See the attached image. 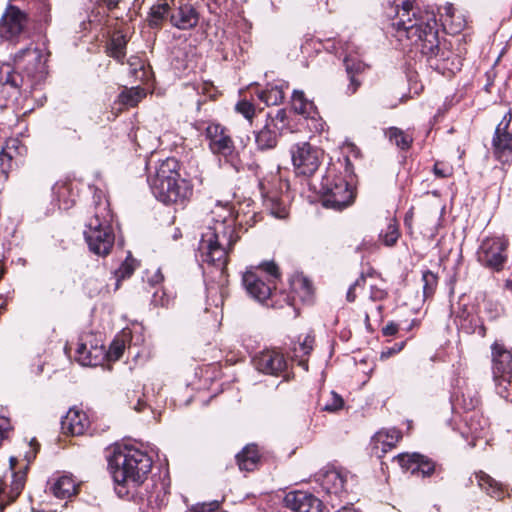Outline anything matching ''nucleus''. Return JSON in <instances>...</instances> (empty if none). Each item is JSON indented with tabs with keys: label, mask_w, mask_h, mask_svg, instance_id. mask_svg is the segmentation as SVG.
Instances as JSON below:
<instances>
[{
	"label": "nucleus",
	"mask_w": 512,
	"mask_h": 512,
	"mask_svg": "<svg viewBox=\"0 0 512 512\" xmlns=\"http://www.w3.org/2000/svg\"><path fill=\"white\" fill-rule=\"evenodd\" d=\"M508 246L509 241L504 236L487 237L477 250V260L483 267L500 272L508 260Z\"/></svg>",
	"instance_id": "nucleus-10"
},
{
	"label": "nucleus",
	"mask_w": 512,
	"mask_h": 512,
	"mask_svg": "<svg viewBox=\"0 0 512 512\" xmlns=\"http://www.w3.org/2000/svg\"><path fill=\"white\" fill-rule=\"evenodd\" d=\"M205 135L209 140L211 152L219 156L220 160L235 172H240L243 168L242 161L228 130L218 123H210L206 127Z\"/></svg>",
	"instance_id": "nucleus-7"
},
{
	"label": "nucleus",
	"mask_w": 512,
	"mask_h": 512,
	"mask_svg": "<svg viewBox=\"0 0 512 512\" xmlns=\"http://www.w3.org/2000/svg\"><path fill=\"white\" fill-rule=\"evenodd\" d=\"M236 459L240 470L249 472L257 467L260 456L255 445H247L236 455Z\"/></svg>",
	"instance_id": "nucleus-28"
},
{
	"label": "nucleus",
	"mask_w": 512,
	"mask_h": 512,
	"mask_svg": "<svg viewBox=\"0 0 512 512\" xmlns=\"http://www.w3.org/2000/svg\"><path fill=\"white\" fill-rule=\"evenodd\" d=\"M115 492L126 500H144L141 492L152 468V459L144 451L133 446H119L109 460Z\"/></svg>",
	"instance_id": "nucleus-2"
},
{
	"label": "nucleus",
	"mask_w": 512,
	"mask_h": 512,
	"mask_svg": "<svg viewBox=\"0 0 512 512\" xmlns=\"http://www.w3.org/2000/svg\"><path fill=\"white\" fill-rule=\"evenodd\" d=\"M235 110L244 116L245 119H247L248 121H252L254 115H255V107L254 105L247 101V100H241L239 101L236 106H235Z\"/></svg>",
	"instance_id": "nucleus-46"
},
{
	"label": "nucleus",
	"mask_w": 512,
	"mask_h": 512,
	"mask_svg": "<svg viewBox=\"0 0 512 512\" xmlns=\"http://www.w3.org/2000/svg\"><path fill=\"white\" fill-rule=\"evenodd\" d=\"M365 282V278L360 276L348 289L346 298L349 302H353L356 299L355 290Z\"/></svg>",
	"instance_id": "nucleus-51"
},
{
	"label": "nucleus",
	"mask_w": 512,
	"mask_h": 512,
	"mask_svg": "<svg viewBox=\"0 0 512 512\" xmlns=\"http://www.w3.org/2000/svg\"><path fill=\"white\" fill-rule=\"evenodd\" d=\"M23 84V77L20 73L16 72L10 64H3L0 66V85H9L17 89Z\"/></svg>",
	"instance_id": "nucleus-33"
},
{
	"label": "nucleus",
	"mask_w": 512,
	"mask_h": 512,
	"mask_svg": "<svg viewBox=\"0 0 512 512\" xmlns=\"http://www.w3.org/2000/svg\"><path fill=\"white\" fill-rule=\"evenodd\" d=\"M125 349V341L120 338H116L111 343L109 349L106 351V358L111 361H116L121 358Z\"/></svg>",
	"instance_id": "nucleus-44"
},
{
	"label": "nucleus",
	"mask_w": 512,
	"mask_h": 512,
	"mask_svg": "<svg viewBox=\"0 0 512 512\" xmlns=\"http://www.w3.org/2000/svg\"><path fill=\"white\" fill-rule=\"evenodd\" d=\"M278 276L277 266L274 263H267L264 268L247 270L243 274L242 283L252 298L263 303L271 296Z\"/></svg>",
	"instance_id": "nucleus-8"
},
{
	"label": "nucleus",
	"mask_w": 512,
	"mask_h": 512,
	"mask_svg": "<svg viewBox=\"0 0 512 512\" xmlns=\"http://www.w3.org/2000/svg\"><path fill=\"white\" fill-rule=\"evenodd\" d=\"M186 512H198L195 508V506H192L188 511Z\"/></svg>",
	"instance_id": "nucleus-64"
},
{
	"label": "nucleus",
	"mask_w": 512,
	"mask_h": 512,
	"mask_svg": "<svg viewBox=\"0 0 512 512\" xmlns=\"http://www.w3.org/2000/svg\"><path fill=\"white\" fill-rule=\"evenodd\" d=\"M291 156L295 172L299 175L311 176L322 162L323 151L308 142H300L292 146Z\"/></svg>",
	"instance_id": "nucleus-11"
},
{
	"label": "nucleus",
	"mask_w": 512,
	"mask_h": 512,
	"mask_svg": "<svg viewBox=\"0 0 512 512\" xmlns=\"http://www.w3.org/2000/svg\"><path fill=\"white\" fill-rule=\"evenodd\" d=\"M398 332V325L394 322L388 323L386 326L383 327L382 333L385 336H393Z\"/></svg>",
	"instance_id": "nucleus-56"
},
{
	"label": "nucleus",
	"mask_w": 512,
	"mask_h": 512,
	"mask_svg": "<svg viewBox=\"0 0 512 512\" xmlns=\"http://www.w3.org/2000/svg\"><path fill=\"white\" fill-rule=\"evenodd\" d=\"M88 426L89 420L87 415L77 409H70L61 420V430L67 435H82Z\"/></svg>",
	"instance_id": "nucleus-21"
},
{
	"label": "nucleus",
	"mask_w": 512,
	"mask_h": 512,
	"mask_svg": "<svg viewBox=\"0 0 512 512\" xmlns=\"http://www.w3.org/2000/svg\"><path fill=\"white\" fill-rule=\"evenodd\" d=\"M50 491L59 499L70 498L77 494V484L72 477L64 475L50 486Z\"/></svg>",
	"instance_id": "nucleus-26"
},
{
	"label": "nucleus",
	"mask_w": 512,
	"mask_h": 512,
	"mask_svg": "<svg viewBox=\"0 0 512 512\" xmlns=\"http://www.w3.org/2000/svg\"><path fill=\"white\" fill-rule=\"evenodd\" d=\"M474 417L475 415H473L471 418H470V423H469V433L474 437V438H480L482 437V427L479 428L478 425H476L474 423Z\"/></svg>",
	"instance_id": "nucleus-54"
},
{
	"label": "nucleus",
	"mask_w": 512,
	"mask_h": 512,
	"mask_svg": "<svg viewBox=\"0 0 512 512\" xmlns=\"http://www.w3.org/2000/svg\"><path fill=\"white\" fill-rule=\"evenodd\" d=\"M433 172L438 178H448L453 174V168L446 163L436 162L433 167Z\"/></svg>",
	"instance_id": "nucleus-48"
},
{
	"label": "nucleus",
	"mask_w": 512,
	"mask_h": 512,
	"mask_svg": "<svg viewBox=\"0 0 512 512\" xmlns=\"http://www.w3.org/2000/svg\"><path fill=\"white\" fill-rule=\"evenodd\" d=\"M386 135L389 138L390 142H392L402 150L408 149L413 141L410 135L406 134L404 131L396 127L389 128L388 131L386 132Z\"/></svg>",
	"instance_id": "nucleus-37"
},
{
	"label": "nucleus",
	"mask_w": 512,
	"mask_h": 512,
	"mask_svg": "<svg viewBox=\"0 0 512 512\" xmlns=\"http://www.w3.org/2000/svg\"><path fill=\"white\" fill-rule=\"evenodd\" d=\"M444 9V26H449L452 33L460 32L466 25L464 16L461 13L456 12L452 5H448Z\"/></svg>",
	"instance_id": "nucleus-31"
},
{
	"label": "nucleus",
	"mask_w": 512,
	"mask_h": 512,
	"mask_svg": "<svg viewBox=\"0 0 512 512\" xmlns=\"http://www.w3.org/2000/svg\"><path fill=\"white\" fill-rule=\"evenodd\" d=\"M491 364L496 393L502 398H509L512 384V350L504 343L495 341L491 345Z\"/></svg>",
	"instance_id": "nucleus-6"
},
{
	"label": "nucleus",
	"mask_w": 512,
	"mask_h": 512,
	"mask_svg": "<svg viewBox=\"0 0 512 512\" xmlns=\"http://www.w3.org/2000/svg\"><path fill=\"white\" fill-rule=\"evenodd\" d=\"M13 162L14 161L10 157L0 151V172L2 174H8V172L12 169Z\"/></svg>",
	"instance_id": "nucleus-50"
},
{
	"label": "nucleus",
	"mask_w": 512,
	"mask_h": 512,
	"mask_svg": "<svg viewBox=\"0 0 512 512\" xmlns=\"http://www.w3.org/2000/svg\"><path fill=\"white\" fill-rule=\"evenodd\" d=\"M392 28L397 40L405 41L404 46L419 52L431 67L440 69L438 62L448 60L450 51L439 39L438 23L433 11L421 10L414 7L413 1L404 0L397 10Z\"/></svg>",
	"instance_id": "nucleus-1"
},
{
	"label": "nucleus",
	"mask_w": 512,
	"mask_h": 512,
	"mask_svg": "<svg viewBox=\"0 0 512 512\" xmlns=\"http://www.w3.org/2000/svg\"><path fill=\"white\" fill-rule=\"evenodd\" d=\"M320 409L329 413H335L341 410L344 406L343 398L335 391H329L327 394L323 393L319 400Z\"/></svg>",
	"instance_id": "nucleus-32"
},
{
	"label": "nucleus",
	"mask_w": 512,
	"mask_h": 512,
	"mask_svg": "<svg viewBox=\"0 0 512 512\" xmlns=\"http://www.w3.org/2000/svg\"><path fill=\"white\" fill-rule=\"evenodd\" d=\"M179 162L174 157L161 161L155 175L149 178L153 195L164 204H183L193 194L189 181L180 177Z\"/></svg>",
	"instance_id": "nucleus-4"
},
{
	"label": "nucleus",
	"mask_w": 512,
	"mask_h": 512,
	"mask_svg": "<svg viewBox=\"0 0 512 512\" xmlns=\"http://www.w3.org/2000/svg\"><path fill=\"white\" fill-rule=\"evenodd\" d=\"M26 24V15L17 7L9 6L0 19V38L10 42L18 41Z\"/></svg>",
	"instance_id": "nucleus-14"
},
{
	"label": "nucleus",
	"mask_w": 512,
	"mask_h": 512,
	"mask_svg": "<svg viewBox=\"0 0 512 512\" xmlns=\"http://www.w3.org/2000/svg\"><path fill=\"white\" fill-rule=\"evenodd\" d=\"M1 151L15 161L27 152V148L18 138H10L5 142Z\"/></svg>",
	"instance_id": "nucleus-40"
},
{
	"label": "nucleus",
	"mask_w": 512,
	"mask_h": 512,
	"mask_svg": "<svg viewBox=\"0 0 512 512\" xmlns=\"http://www.w3.org/2000/svg\"><path fill=\"white\" fill-rule=\"evenodd\" d=\"M345 476L338 470H329L323 475L322 488L327 494L341 497L345 492Z\"/></svg>",
	"instance_id": "nucleus-24"
},
{
	"label": "nucleus",
	"mask_w": 512,
	"mask_h": 512,
	"mask_svg": "<svg viewBox=\"0 0 512 512\" xmlns=\"http://www.w3.org/2000/svg\"><path fill=\"white\" fill-rule=\"evenodd\" d=\"M127 40L122 34H114L108 46V54L116 59L122 61L126 55Z\"/></svg>",
	"instance_id": "nucleus-35"
},
{
	"label": "nucleus",
	"mask_w": 512,
	"mask_h": 512,
	"mask_svg": "<svg viewBox=\"0 0 512 512\" xmlns=\"http://www.w3.org/2000/svg\"><path fill=\"white\" fill-rule=\"evenodd\" d=\"M280 128L272 122H266L259 131L254 132L255 144L259 151L274 149L278 142V131Z\"/></svg>",
	"instance_id": "nucleus-23"
},
{
	"label": "nucleus",
	"mask_w": 512,
	"mask_h": 512,
	"mask_svg": "<svg viewBox=\"0 0 512 512\" xmlns=\"http://www.w3.org/2000/svg\"><path fill=\"white\" fill-rule=\"evenodd\" d=\"M285 120H286V112H285V110L284 109H279V110H277L275 116L269 118L267 120V122H272L273 121V124L278 126L277 122H280V123L284 124Z\"/></svg>",
	"instance_id": "nucleus-55"
},
{
	"label": "nucleus",
	"mask_w": 512,
	"mask_h": 512,
	"mask_svg": "<svg viewBox=\"0 0 512 512\" xmlns=\"http://www.w3.org/2000/svg\"><path fill=\"white\" fill-rule=\"evenodd\" d=\"M0 498H1V501L4 502V499L6 498V489L2 488L0 486Z\"/></svg>",
	"instance_id": "nucleus-61"
},
{
	"label": "nucleus",
	"mask_w": 512,
	"mask_h": 512,
	"mask_svg": "<svg viewBox=\"0 0 512 512\" xmlns=\"http://www.w3.org/2000/svg\"><path fill=\"white\" fill-rule=\"evenodd\" d=\"M345 52L344 65L350 80V83L347 86V94L352 95L361 85V82L356 78V76L365 70L366 65L357 58L356 54H358V52L354 51L350 44H347Z\"/></svg>",
	"instance_id": "nucleus-20"
},
{
	"label": "nucleus",
	"mask_w": 512,
	"mask_h": 512,
	"mask_svg": "<svg viewBox=\"0 0 512 512\" xmlns=\"http://www.w3.org/2000/svg\"><path fill=\"white\" fill-rule=\"evenodd\" d=\"M171 11L172 8L166 1L163 0L156 3L150 9L148 18L149 25L151 27H158L168 16L170 17Z\"/></svg>",
	"instance_id": "nucleus-30"
},
{
	"label": "nucleus",
	"mask_w": 512,
	"mask_h": 512,
	"mask_svg": "<svg viewBox=\"0 0 512 512\" xmlns=\"http://www.w3.org/2000/svg\"><path fill=\"white\" fill-rule=\"evenodd\" d=\"M106 358V350L100 340L92 334H86L79 340L76 360L82 366H98Z\"/></svg>",
	"instance_id": "nucleus-13"
},
{
	"label": "nucleus",
	"mask_w": 512,
	"mask_h": 512,
	"mask_svg": "<svg viewBox=\"0 0 512 512\" xmlns=\"http://www.w3.org/2000/svg\"><path fill=\"white\" fill-rule=\"evenodd\" d=\"M155 277L157 278V279L155 280V282H156V283H158V282L162 281V279H163V276L161 275V273H160V271H159V270L157 271V274L155 275Z\"/></svg>",
	"instance_id": "nucleus-63"
},
{
	"label": "nucleus",
	"mask_w": 512,
	"mask_h": 512,
	"mask_svg": "<svg viewBox=\"0 0 512 512\" xmlns=\"http://www.w3.org/2000/svg\"><path fill=\"white\" fill-rule=\"evenodd\" d=\"M477 485L492 498L501 499L504 496L503 487L488 474L480 471L474 474Z\"/></svg>",
	"instance_id": "nucleus-27"
},
{
	"label": "nucleus",
	"mask_w": 512,
	"mask_h": 512,
	"mask_svg": "<svg viewBox=\"0 0 512 512\" xmlns=\"http://www.w3.org/2000/svg\"><path fill=\"white\" fill-rule=\"evenodd\" d=\"M323 205L327 208L342 210L354 201V190L341 176L329 172L322 180Z\"/></svg>",
	"instance_id": "nucleus-9"
},
{
	"label": "nucleus",
	"mask_w": 512,
	"mask_h": 512,
	"mask_svg": "<svg viewBox=\"0 0 512 512\" xmlns=\"http://www.w3.org/2000/svg\"><path fill=\"white\" fill-rule=\"evenodd\" d=\"M199 16L194 7L182 0L173 1V8L170 14V22L179 29H190L197 25Z\"/></svg>",
	"instance_id": "nucleus-18"
},
{
	"label": "nucleus",
	"mask_w": 512,
	"mask_h": 512,
	"mask_svg": "<svg viewBox=\"0 0 512 512\" xmlns=\"http://www.w3.org/2000/svg\"><path fill=\"white\" fill-rule=\"evenodd\" d=\"M113 215L107 200L96 204L95 214L84 230L85 240L90 251L99 256L109 254L114 244V233L111 228Z\"/></svg>",
	"instance_id": "nucleus-5"
},
{
	"label": "nucleus",
	"mask_w": 512,
	"mask_h": 512,
	"mask_svg": "<svg viewBox=\"0 0 512 512\" xmlns=\"http://www.w3.org/2000/svg\"><path fill=\"white\" fill-rule=\"evenodd\" d=\"M277 177L271 180L260 179L259 189L263 198V205L270 211L271 215L279 219H285L289 214L288 197L280 196L276 189Z\"/></svg>",
	"instance_id": "nucleus-12"
},
{
	"label": "nucleus",
	"mask_w": 512,
	"mask_h": 512,
	"mask_svg": "<svg viewBox=\"0 0 512 512\" xmlns=\"http://www.w3.org/2000/svg\"><path fill=\"white\" fill-rule=\"evenodd\" d=\"M479 313L484 314L488 320L492 321L502 315L503 307L498 301L485 297L482 302V307L479 308Z\"/></svg>",
	"instance_id": "nucleus-38"
},
{
	"label": "nucleus",
	"mask_w": 512,
	"mask_h": 512,
	"mask_svg": "<svg viewBox=\"0 0 512 512\" xmlns=\"http://www.w3.org/2000/svg\"><path fill=\"white\" fill-rule=\"evenodd\" d=\"M25 482V473L19 472L13 474L11 484L9 488L6 489V498L8 503H11L17 499L25 486Z\"/></svg>",
	"instance_id": "nucleus-36"
},
{
	"label": "nucleus",
	"mask_w": 512,
	"mask_h": 512,
	"mask_svg": "<svg viewBox=\"0 0 512 512\" xmlns=\"http://www.w3.org/2000/svg\"><path fill=\"white\" fill-rule=\"evenodd\" d=\"M460 328L468 334H477L480 337H485L486 327L484 326L481 317L465 318L460 323Z\"/></svg>",
	"instance_id": "nucleus-39"
},
{
	"label": "nucleus",
	"mask_w": 512,
	"mask_h": 512,
	"mask_svg": "<svg viewBox=\"0 0 512 512\" xmlns=\"http://www.w3.org/2000/svg\"><path fill=\"white\" fill-rule=\"evenodd\" d=\"M422 455L419 453H402L396 457L401 468L413 475L420 474Z\"/></svg>",
	"instance_id": "nucleus-29"
},
{
	"label": "nucleus",
	"mask_w": 512,
	"mask_h": 512,
	"mask_svg": "<svg viewBox=\"0 0 512 512\" xmlns=\"http://www.w3.org/2000/svg\"><path fill=\"white\" fill-rule=\"evenodd\" d=\"M132 407H133V409H134L135 411H137V412H141V411H143V410H144V408L146 407V402H145L143 399L138 398V399H137V401H136V403H135V404H133V406H132Z\"/></svg>",
	"instance_id": "nucleus-57"
},
{
	"label": "nucleus",
	"mask_w": 512,
	"mask_h": 512,
	"mask_svg": "<svg viewBox=\"0 0 512 512\" xmlns=\"http://www.w3.org/2000/svg\"><path fill=\"white\" fill-rule=\"evenodd\" d=\"M400 236L398 225L395 220H390L386 229L379 235L383 243L388 246H394Z\"/></svg>",
	"instance_id": "nucleus-42"
},
{
	"label": "nucleus",
	"mask_w": 512,
	"mask_h": 512,
	"mask_svg": "<svg viewBox=\"0 0 512 512\" xmlns=\"http://www.w3.org/2000/svg\"><path fill=\"white\" fill-rule=\"evenodd\" d=\"M141 97L142 91L137 89L126 90L119 95L120 101L129 106H135L140 101Z\"/></svg>",
	"instance_id": "nucleus-45"
},
{
	"label": "nucleus",
	"mask_w": 512,
	"mask_h": 512,
	"mask_svg": "<svg viewBox=\"0 0 512 512\" xmlns=\"http://www.w3.org/2000/svg\"><path fill=\"white\" fill-rule=\"evenodd\" d=\"M402 438L401 432L395 428L377 432L371 440L372 450L378 457L395 447Z\"/></svg>",
	"instance_id": "nucleus-22"
},
{
	"label": "nucleus",
	"mask_w": 512,
	"mask_h": 512,
	"mask_svg": "<svg viewBox=\"0 0 512 512\" xmlns=\"http://www.w3.org/2000/svg\"><path fill=\"white\" fill-rule=\"evenodd\" d=\"M478 404V399H471L469 405L466 406V409H473Z\"/></svg>",
	"instance_id": "nucleus-60"
},
{
	"label": "nucleus",
	"mask_w": 512,
	"mask_h": 512,
	"mask_svg": "<svg viewBox=\"0 0 512 512\" xmlns=\"http://www.w3.org/2000/svg\"><path fill=\"white\" fill-rule=\"evenodd\" d=\"M210 217L206 231L201 235L198 251L203 263L214 265L223 273L228 254L240 239L239 228L231 209L226 205H216Z\"/></svg>",
	"instance_id": "nucleus-3"
},
{
	"label": "nucleus",
	"mask_w": 512,
	"mask_h": 512,
	"mask_svg": "<svg viewBox=\"0 0 512 512\" xmlns=\"http://www.w3.org/2000/svg\"><path fill=\"white\" fill-rule=\"evenodd\" d=\"M249 169L250 170H254L255 169L256 175L259 176V173H258L259 165H257V164L250 165Z\"/></svg>",
	"instance_id": "nucleus-62"
},
{
	"label": "nucleus",
	"mask_w": 512,
	"mask_h": 512,
	"mask_svg": "<svg viewBox=\"0 0 512 512\" xmlns=\"http://www.w3.org/2000/svg\"><path fill=\"white\" fill-rule=\"evenodd\" d=\"M255 368L265 374L278 375L286 368L284 356L275 350H265L253 358Z\"/></svg>",
	"instance_id": "nucleus-17"
},
{
	"label": "nucleus",
	"mask_w": 512,
	"mask_h": 512,
	"mask_svg": "<svg viewBox=\"0 0 512 512\" xmlns=\"http://www.w3.org/2000/svg\"><path fill=\"white\" fill-rule=\"evenodd\" d=\"M198 512H216L219 508V503L217 501H213L210 503H201L194 505Z\"/></svg>",
	"instance_id": "nucleus-52"
},
{
	"label": "nucleus",
	"mask_w": 512,
	"mask_h": 512,
	"mask_svg": "<svg viewBox=\"0 0 512 512\" xmlns=\"http://www.w3.org/2000/svg\"><path fill=\"white\" fill-rule=\"evenodd\" d=\"M412 222H413V213H412V211H409L405 215L404 224H405L406 227H408V229H411L412 228Z\"/></svg>",
	"instance_id": "nucleus-58"
},
{
	"label": "nucleus",
	"mask_w": 512,
	"mask_h": 512,
	"mask_svg": "<svg viewBox=\"0 0 512 512\" xmlns=\"http://www.w3.org/2000/svg\"><path fill=\"white\" fill-rule=\"evenodd\" d=\"M258 98L267 106L278 105L284 99L283 85H271L258 94Z\"/></svg>",
	"instance_id": "nucleus-34"
},
{
	"label": "nucleus",
	"mask_w": 512,
	"mask_h": 512,
	"mask_svg": "<svg viewBox=\"0 0 512 512\" xmlns=\"http://www.w3.org/2000/svg\"><path fill=\"white\" fill-rule=\"evenodd\" d=\"M285 506L294 512H321L323 502L308 491H290L284 497Z\"/></svg>",
	"instance_id": "nucleus-16"
},
{
	"label": "nucleus",
	"mask_w": 512,
	"mask_h": 512,
	"mask_svg": "<svg viewBox=\"0 0 512 512\" xmlns=\"http://www.w3.org/2000/svg\"><path fill=\"white\" fill-rule=\"evenodd\" d=\"M137 267V261L130 255L124 260L118 270L115 272L117 278L116 289L119 288L120 280L129 278Z\"/></svg>",
	"instance_id": "nucleus-41"
},
{
	"label": "nucleus",
	"mask_w": 512,
	"mask_h": 512,
	"mask_svg": "<svg viewBox=\"0 0 512 512\" xmlns=\"http://www.w3.org/2000/svg\"><path fill=\"white\" fill-rule=\"evenodd\" d=\"M435 471V464L433 461H431L426 456L422 455L421 458V467H420V474L422 477H429L431 476Z\"/></svg>",
	"instance_id": "nucleus-49"
},
{
	"label": "nucleus",
	"mask_w": 512,
	"mask_h": 512,
	"mask_svg": "<svg viewBox=\"0 0 512 512\" xmlns=\"http://www.w3.org/2000/svg\"><path fill=\"white\" fill-rule=\"evenodd\" d=\"M292 109L305 118L315 119L318 112L314 103L305 97L303 91L294 90L291 101Z\"/></svg>",
	"instance_id": "nucleus-25"
},
{
	"label": "nucleus",
	"mask_w": 512,
	"mask_h": 512,
	"mask_svg": "<svg viewBox=\"0 0 512 512\" xmlns=\"http://www.w3.org/2000/svg\"><path fill=\"white\" fill-rule=\"evenodd\" d=\"M386 292L383 289H380L378 287L371 286L370 289V298L373 301H379L386 297Z\"/></svg>",
	"instance_id": "nucleus-53"
},
{
	"label": "nucleus",
	"mask_w": 512,
	"mask_h": 512,
	"mask_svg": "<svg viewBox=\"0 0 512 512\" xmlns=\"http://www.w3.org/2000/svg\"><path fill=\"white\" fill-rule=\"evenodd\" d=\"M48 54L38 48L26 47L15 54L14 61L18 67H23L27 73L42 71Z\"/></svg>",
	"instance_id": "nucleus-19"
},
{
	"label": "nucleus",
	"mask_w": 512,
	"mask_h": 512,
	"mask_svg": "<svg viewBox=\"0 0 512 512\" xmlns=\"http://www.w3.org/2000/svg\"><path fill=\"white\" fill-rule=\"evenodd\" d=\"M314 338L306 335L304 340L294 347V354L296 357L309 355L313 349Z\"/></svg>",
	"instance_id": "nucleus-47"
},
{
	"label": "nucleus",
	"mask_w": 512,
	"mask_h": 512,
	"mask_svg": "<svg viewBox=\"0 0 512 512\" xmlns=\"http://www.w3.org/2000/svg\"><path fill=\"white\" fill-rule=\"evenodd\" d=\"M102 1L110 10L114 9L119 3V0H102Z\"/></svg>",
	"instance_id": "nucleus-59"
},
{
	"label": "nucleus",
	"mask_w": 512,
	"mask_h": 512,
	"mask_svg": "<svg viewBox=\"0 0 512 512\" xmlns=\"http://www.w3.org/2000/svg\"><path fill=\"white\" fill-rule=\"evenodd\" d=\"M422 282L424 298L432 296L435 292L438 283L437 275L430 270H426L422 274Z\"/></svg>",
	"instance_id": "nucleus-43"
},
{
	"label": "nucleus",
	"mask_w": 512,
	"mask_h": 512,
	"mask_svg": "<svg viewBox=\"0 0 512 512\" xmlns=\"http://www.w3.org/2000/svg\"><path fill=\"white\" fill-rule=\"evenodd\" d=\"M512 115L510 112L503 116V119L495 129L493 136V153L500 162H508L512 157V134L508 132Z\"/></svg>",
	"instance_id": "nucleus-15"
}]
</instances>
